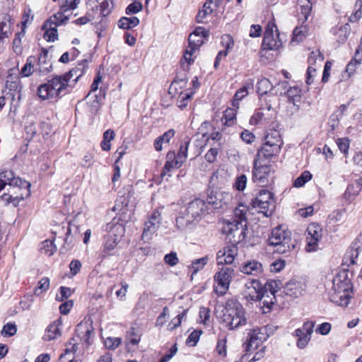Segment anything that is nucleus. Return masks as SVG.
<instances>
[{
    "mask_svg": "<svg viewBox=\"0 0 362 362\" xmlns=\"http://www.w3.org/2000/svg\"><path fill=\"white\" fill-rule=\"evenodd\" d=\"M290 102L294 105L300 101L301 98V89L298 86L291 87L286 93Z\"/></svg>",
    "mask_w": 362,
    "mask_h": 362,
    "instance_id": "72a5a7b5",
    "label": "nucleus"
},
{
    "mask_svg": "<svg viewBox=\"0 0 362 362\" xmlns=\"http://www.w3.org/2000/svg\"><path fill=\"white\" fill-rule=\"evenodd\" d=\"M284 292L287 296L298 298L303 294V289L300 282L290 281L286 284Z\"/></svg>",
    "mask_w": 362,
    "mask_h": 362,
    "instance_id": "a878e982",
    "label": "nucleus"
},
{
    "mask_svg": "<svg viewBox=\"0 0 362 362\" xmlns=\"http://www.w3.org/2000/svg\"><path fill=\"white\" fill-rule=\"evenodd\" d=\"M235 111L234 109L228 108L224 112L223 117L225 118V124L227 126H231L234 124L235 118Z\"/></svg>",
    "mask_w": 362,
    "mask_h": 362,
    "instance_id": "13d9d810",
    "label": "nucleus"
},
{
    "mask_svg": "<svg viewBox=\"0 0 362 362\" xmlns=\"http://www.w3.org/2000/svg\"><path fill=\"white\" fill-rule=\"evenodd\" d=\"M337 144L340 151L346 156L349 148V140L347 138L338 139Z\"/></svg>",
    "mask_w": 362,
    "mask_h": 362,
    "instance_id": "0e129e2a",
    "label": "nucleus"
},
{
    "mask_svg": "<svg viewBox=\"0 0 362 362\" xmlns=\"http://www.w3.org/2000/svg\"><path fill=\"white\" fill-rule=\"evenodd\" d=\"M142 8V4L140 2L134 1L126 8L125 13L127 15L134 14L140 12Z\"/></svg>",
    "mask_w": 362,
    "mask_h": 362,
    "instance_id": "052dcab7",
    "label": "nucleus"
},
{
    "mask_svg": "<svg viewBox=\"0 0 362 362\" xmlns=\"http://www.w3.org/2000/svg\"><path fill=\"white\" fill-rule=\"evenodd\" d=\"M11 19L9 17L4 18L0 23V39H6L11 35Z\"/></svg>",
    "mask_w": 362,
    "mask_h": 362,
    "instance_id": "58836bf2",
    "label": "nucleus"
},
{
    "mask_svg": "<svg viewBox=\"0 0 362 362\" xmlns=\"http://www.w3.org/2000/svg\"><path fill=\"white\" fill-rule=\"evenodd\" d=\"M226 341H227L226 337H223V339H219L217 342L216 350L217 353L218 354V355H220V356H226V353H227Z\"/></svg>",
    "mask_w": 362,
    "mask_h": 362,
    "instance_id": "69168bd1",
    "label": "nucleus"
},
{
    "mask_svg": "<svg viewBox=\"0 0 362 362\" xmlns=\"http://www.w3.org/2000/svg\"><path fill=\"white\" fill-rule=\"evenodd\" d=\"M52 64L49 59L48 51L42 48L35 63L36 73L40 76H44L49 73L52 71Z\"/></svg>",
    "mask_w": 362,
    "mask_h": 362,
    "instance_id": "6ab92c4d",
    "label": "nucleus"
},
{
    "mask_svg": "<svg viewBox=\"0 0 362 362\" xmlns=\"http://www.w3.org/2000/svg\"><path fill=\"white\" fill-rule=\"evenodd\" d=\"M204 38L196 36V35H189V45L196 50L204 44Z\"/></svg>",
    "mask_w": 362,
    "mask_h": 362,
    "instance_id": "4d7b16f0",
    "label": "nucleus"
},
{
    "mask_svg": "<svg viewBox=\"0 0 362 362\" xmlns=\"http://www.w3.org/2000/svg\"><path fill=\"white\" fill-rule=\"evenodd\" d=\"M189 146V139L185 140L182 142V144H180V146L179 151H178L177 154L176 155L177 156V160L179 161V162H177V163L182 165L185 162V160L187 158V151H188Z\"/></svg>",
    "mask_w": 362,
    "mask_h": 362,
    "instance_id": "e433bc0d",
    "label": "nucleus"
},
{
    "mask_svg": "<svg viewBox=\"0 0 362 362\" xmlns=\"http://www.w3.org/2000/svg\"><path fill=\"white\" fill-rule=\"evenodd\" d=\"M250 335V341L247 345L248 350L257 349L269 337L267 327H262L253 329Z\"/></svg>",
    "mask_w": 362,
    "mask_h": 362,
    "instance_id": "2eb2a0df",
    "label": "nucleus"
},
{
    "mask_svg": "<svg viewBox=\"0 0 362 362\" xmlns=\"http://www.w3.org/2000/svg\"><path fill=\"white\" fill-rule=\"evenodd\" d=\"M351 28L349 23H345L339 28L334 29L333 33L339 43H344L349 35Z\"/></svg>",
    "mask_w": 362,
    "mask_h": 362,
    "instance_id": "c756f323",
    "label": "nucleus"
},
{
    "mask_svg": "<svg viewBox=\"0 0 362 362\" xmlns=\"http://www.w3.org/2000/svg\"><path fill=\"white\" fill-rule=\"evenodd\" d=\"M37 62V58L34 56H30L28 57L26 60V63L23 66L21 74L23 77H28L31 76L33 73H36L35 70V63Z\"/></svg>",
    "mask_w": 362,
    "mask_h": 362,
    "instance_id": "c85d7f7f",
    "label": "nucleus"
},
{
    "mask_svg": "<svg viewBox=\"0 0 362 362\" xmlns=\"http://www.w3.org/2000/svg\"><path fill=\"white\" fill-rule=\"evenodd\" d=\"M61 333L58 325L54 322L49 325L47 328L45 339L51 341L55 339Z\"/></svg>",
    "mask_w": 362,
    "mask_h": 362,
    "instance_id": "4c0bfd02",
    "label": "nucleus"
},
{
    "mask_svg": "<svg viewBox=\"0 0 362 362\" xmlns=\"http://www.w3.org/2000/svg\"><path fill=\"white\" fill-rule=\"evenodd\" d=\"M315 327V322L306 321L303 323L302 330L306 334L305 338L300 339L298 343H296L297 346L299 349H304L308 345V342L311 339L312 334L313 332V328Z\"/></svg>",
    "mask_w": 362,
    "mask_h": 362,
    "instance_id": "393cba45",
    "label": "nucleus"
},
{
    "mask_svg": "<svg viewBox=\"0 0 362 362\" xmlns=\"http://www.w3.org/2000/svg\"><path fill=\"white\" fill-rule=\"evenodd\" d=\"M40 250L47 256L52 255L57 250L52 240H46L41 243Z\"/></svg>",
    "mask_w": 362,
    "mask_h": 362,
    "instance_id": "49530a36",
    "label": "nucleus"
},
{
    "mask_svg": "<svg viewBox=\"0 0 362 362\" xmlns=\"http://www.w3.org/2000/svg\"><path fill=\"white\" fill-rule=\"evenodd\" d=\"M115 0H103L100 4V16L101 17L107 16L112 11L114 7Z\"/></svg>",
    "mask_w": 362,
    "mask_h": 362,
    "instance_id": "37998d69",
    "label": "nucleus"
},
{
    "mask_svg": "<svg viewBox=\"0 0 362 362\" xmlns=\"http://www.w3.org/2000/svg\"><path fill=\"white\" fill-rule=\"evenodd\" d=\"M249 284L245 285L248 289L247 295L252 300H262L265 296L269 297V293L275 298V293L278 291V283L275 280H268L264 286L257 279H253Z\"/></svg>",
    "mask_w": 362,
    "mask_h": 362,
    "instance_id": "0eeeda50",
    "label": "nucleus"
},
{
    "mask_svg": "<svg viewBox=\"0 0 362 362\" xmlns=\"http://www.w3.org/2000/svg\"><path fill=\"white\" fill-rule=\"evenodd\" d=\"M49 288V279L48 277L42 278L37 284V286L34 290L35 296H40L43 291H46Z\"/></svg>",
    "mask_w": 362,
    "mask_h": 362,
    "instance_id": "864d4df0",
    "label": "nucleus"
},
{
    "mask_svg": "<svg viewBox=\"0 0 362 362\" xmlns=\"http://www.w3.org/2000/svg\"><path fill=\"white\" fill-rule=\"evenodd\" d=\"M352 285L345 270L339 272L333 279V286L329 293L332 302L339 305L347 306L351 298Z\"/></svg>",
    "mask_w": 362,
    "mask_h": 362,
    "instance_id": "f03ea898",
    "label": "nucleus"
},
{
    "mask_svg": "<svg viewBox=\"0 0 362 362\" xmlns=\"http://www.w3.org/2000/svg\"><path fill=\"white\" fill-rule=\"evenodd\" d=\"M239 270L245 274L258 276L263 272V266L255 259H249L240 265Z\"/></svg>",
    "mask_w": 362,
    "mask_h": 362,
    "instance_id": "aec40b11",
    "label": "nucleus"
},
{
    "mask_svg": "<svg viewBox=\"0 0 362 362\" xmlns=\"http://www.w3.org/2000/svg\"><path fill=\"white\" fill-rule=\"evenodd\" d=\"M273 88V85L267 78H263L258 81L257 83V92L261 96L266 95Z\"/></svg>",
    "mask_w": 362,
    "mask_h": 362,
    "instance_id": "473e14b6",
    "label": "nucleus"
},
{
    "mask_svg": "<svg viewBox=\"0 0 362 362\" xmlns=\"http://www.w3.org/2000/svg\"><path fill=\"white\" fill-rule=\"evenodd\" d=\"M209 261V257L206 255L199 259H194L192 262L189 268L192 269V275L197 274L202 270Z\"/></svg>",
    "mask_w": 362,
    "mask_h": 362,
    "instance_id": "c03bdc74",
    "label": "nucleus"
},
{
    "mask_svg": "<svg viewBox=\"0 0 362 362\" xmlns=\"http://www.w3.org/2000/svg\"><path fill=\"white\" fill-rule=\"evenodd\" d=\"M247 181L246 175H241L236 177L233 187L238 191H243L246 187Z\"/></svg>",
    "mask_w": 362,
    "mask_h": 362,
    "instance_id": "680f3d73",
    "label": "nucleus"
},
{
    "mask_svg": "<svg viewBox=\"0 0 362 362\" xmlns=\"http://www.w3.org/2000/svg\"><path fill=\"white\" fill-rule=\"evenodd\" d=\"M284 141L279 130V124L273 122L264 137L262 146L258 149L257 156L270 158L280 152Z\"/></svg>",
    "mask_w": 362,
    "mask_h": 362,
    "instance_id": "39448f33",
    "label": "nucleus"
},
{
    "mask_svg": "<svg viewBox=\"0 0 362 362\" xmlns=\"http://www.w3.org/2000/svg\"><path fill=\"white\" fill-rule=\"evenodd\" d=\"M281 45V41L274 37L272 31H269L267 29L262 43V48L268 50H276L278 49Z\"/></svg>",
    "mask_w": 362,
    "mask_h": 362,
    "instance_id": "b1692460",
    "label": "nucleus"
},
{
    "mask_svg": "<svg viewBox=\"0 0 362 362\" xmlns=\"http://www.w3.org/2000/svg\"><path fill=\"white\" fill-rule=\"evenodd\" d=\"M232 200V195L220 189H213L207 196V202L214 209H221L228 204Z\"/></svg>",
    "mask_w": 362,
    "mask_h": 362,
    "instance_id": "ddd939ff",
    "label": "nucleus"
},
{
    "mask_svg": "<svg viewBox=\"0 0 362 362\" xmlns=\"http://www.w3.org/2000/svg\"><path fill=\"white\" fill-rule=\"evenodd\" d=\"M202 333V330H194V332H192L187 339V344L189 346L196 345V344L199 339Z\"/></svg>",
    "mask_w": 362,
    "mask_h": 362,
    "instance_id": "774afa93",
    "label": "nucleus"
},
{
    "mask_svg": "<svg viewBox=\"0 0 362 362\" xmlns=\"http://www.w3.org/2000/svg\"><path fill=\"white\" fill-rule=\"evenodd\" d=\"M164 261L170 267L175 266L179 262L177 253L175 252H171L170 253L165 255L164 257Z\"/></svg>",
    "mask_w": 362,
    "mask_h": 362,
    "instance_id": "338daca9",
    "label": "nucleus"
},
{
    "mask_svg": "<svg viewBox=\"0 0 362 362\" xmlns=\"http://www.w3.org/2000/svg\"><path fill=\"white\" fill-rule=\"evenodd\" d=\"M57 25L52 24L50 22L46 21L43 25L42 30H45L44 38L49 42H54L57 40L58 33L57 30Z\"/></svg>",
    "mask_w": 362,
    "mask_h": 362,
    "instance_id": "cd10ccee",
    "label": "nucleus"
},
{
    "mask_svg": "<svg viewBox=\"0 0 362 362\" xmlns=\"http://www.w3.org/2000/svg\"><path fill=\"white\" fill-rule=\"evenodd\" d=\"M86 63L87 62L86 60L83 61L76 67L73 68L68 73L62 75L63 78L67 81L68 85L71 89L72 88V86L78 81L79 78L81 77L84 74V69Z\"/></svg>",
    "mask_w": 362,
    "mask_h": 362,
    "instance_id": "412c9836",
    "label": "nucleus"
},
{
    "mask_svg": "<svg viewBox=\"0 0 362 362\" xmlns=\"http://www.w3.org/2000/svg\"><path fill=\"white\" fill-rule=\"evenodd\" d=\"M247 211V206L243 204H240L234 210V218L241 222L247 224L246 213Z\"/></svg>",
    "mask_w": 362,
    "mask_h": 362,
    "instance_id": "79ce46f5",
    "label": "nucleus"
},
{
    "mask_svg": "<svg viewBox=\"0 0 362 362\" xmlns=\"http://www.w3.org/2000/svg\"><path fill=\"white\" fill-rule=\"evenodd\" d=\"M81 0H59V8L62 11H69L76 8Z\"/></svg>",
    "mask_w": 362,
    "mask_h": 362,
    "instance_id": "3c124183",
    "label": "nucleus"
},
{
    "mask_svg": "<svg viewBox=\"0 0 362 362\" xmlns=\"http://www.w3.org/2000/svg\"><path fill=\"white\" fill-rule=\"evenodd\" d=\"M362 250V233H360L351 243L343 258V264H355L360 252Z\"/></svg>",
    "mask_w": 362,
    "mask_h": 362,
    "instance_id": "4468645a",
    "label": "nucleus"
},
{
    "mask_svg": "<svg viewBox=\"0 0 362 362\" xmlns=\"http://www.w3.org/2000/svg\"><path fill=\"white\" fill-rule=\"evenodd\" d=\"M187 313V310H184L181 313L174 317L168 325L169 329L170 330H174L177 328L181 325L182 319L186 317Z\"/></svg>",
    "mask_w": 362,
    "mask_h": 362,
    "instance_id": "5fc2aeb1",
    "label": "nucleus"
},
{
    "mask_svg": "<svg viewBox=\"0 0 362 362\" xmlns=\"http://www.w3.org/2000/svg\"><path fill=\"white\" fill-rule=\"evenodd\" d=\"M159 226L156 223H151L149 221L145 222L144 228L142 234V239L148 240L151 236L157 231Z\"/></svg>",
    "mask_w": 362,
    "mask_h": 362,
    "instance_id": "f704fd0d",
    "label": "nucleus"
},
{
    "mask_svg": "<svg viewBox=\"0 0 362 362\" xmlns=\"http://www.w3.org/2000/svg\"><path fill=\"white\" fill-rule=\"evenodd\" d=\"M139 23V19L136 16L122 17L118 21V26L122 29H131L136 27Z\"/></svg>",
    "mask_w": 362,
    "mask_h": 362,
    "instance_id": "7c9ffc66",
    "label": "nucleus"
},
{
    "mask_svg": "<svg viewBox=\"0 0 362 362\" xmlns=\"http://www.w3.org/2000/svg\"><path fill=\"white\" fill-rule=\"evenodd\" d=\"M208 204L201 199L191 201L185 209V214L190 216L195 222L199 221L208 214Z\"/></svg>",
    "mask_w": 362,
    "mask_h": 362,
    "instance_id": "9b49d317",
    "label": "nucleus"
},
{
    "mask_svg": "<svg viewBox=\"0 0 362 362\" xmlns=\"http://www.w3.org/2000/svg\"><path fill=\"white\" fill-rule=\"evenodd\" d=\"M298 4L300 6V13L308 20L312 10V4L310 0H299Z\"/></svg>",
    "mask_w": 362,
    "mask_h": 362,
    "instance_id": "603ef678",
    "label": "nucleus"
},
{
    "mask_svg": "<svg viewBox=\"0 0 362 362\" xmlns=\"http://www.w3.org/2000/svg\"><path fill=\"white\" fill-rule=\"evenodd\" d=\"M78 346L75 342L74 339H71L66 344L64 353L60 356L61 362H71L74 358V354L76 351Z\"/></svg>",
    "mask_w": 362,
    "mask_h": 362,
    "instance_id": "bb28decb",
    "label": "nucleus"
},
{
    "mask_svg": "<svg viewBox=\"0 0 362 362\" xmlns=\"http://www.w3.org/2000/svg\"><path fill=\"white\" fill-rule=\"evenodd\" d=\"M245 309L240 302L230 299L226 302L223 315V322L229 330H234L245 326L247 324Z\"/></svg>",
    "mask_w": 362,
    "mask_h": 362,
    "instance_id": "7ed1b4c3",
    "label": "nucleus"
},
{
    "mask_svg": "<svg viewBox=\"0 0 362 362\" xmlns=\"http://www.w3.org/2000/svg\"><path fill=\"white\" fill-rule=\"evenodd\" d=\"M313 175L309 171H303L300 175L294 180L293 186L296 187H301L306 182L310 181Z\"/></svg>",
    "mask_w": 362,
    "mask_h": 362,
    "instance_id": "09e8293b",
    "label": "nucleus"
},
{
    "mask_svg": "<svg viewBox=\"0 0 362 362\" xmlns=\"http://www.w3.org/2000/svg\"><path fill=\"white\" fill-rule=\"evenodd\" d=\"M211 1H206L201 11H199L196 16V21L199 23L204 22V19L210 14H211L213 9L211 8Z\"/></svg>",
    "mask_w": 362,
    "mask_h": 362,
    "instance_id": "c9c22d12",
    "label": "nucleus"
},
{
    "mask_svg": "<svg viewBox=\"0 0 362 362\" xmlns=\"http://www.w3.org/2000/svg\"><path fill=\"white\" fill-rule=\"evenodd\" d=\"M104 344L107 349H115L121 344V339L119 337H107Z\"/></svg>",
    "mask_w": 362,
    "mask_h": 362,
    "instance_id": "bf43d9fd",
    "label": "nucleus"
},
{
    "mask_svg": "<svg viewBox=\"0 0 362 362\" xmlns=\"http://www.w3.org/2000/svg\"><path fill=\"white\" fill-rule=\"evenodd\" d=\"M119 242V240L116 235H107L105 238V241L99 255L100 258H101V259H104L109 256L115 255L117 252V246Z\"/></svg>",
    "mask_w": 362,
    "mask_h": 362,
    "instance_id": "f3484780",
    "label": "nucleus"
},
{
    "mask_svg": "<svg viewBox=\"0 0 362 362\" xmlns=\"http://www.w3.org/2000/svg\"><path fill=\"white\" fill-rule=\"evenodd\" d=\"M17 332V327L14 324L7 323L4 325L1 334L5 337H11Z\"/></svg>",
    "mask_w": 362,
    "mask_h": 362,
    "instance_id": "e2e57ef3",
    "label": "nucleus"
},
{
    "mask_svg": "<svg viewBox=\"0 0 362 362\" xmlns=\"http://www.w3.org/2000/svg\"><path fill=\"white\" fill-rule=\"evenodd\" d=\"M66 11H62L59 9V11L52 16L48 20V22H50L52 24H56L57 27L59 25H62L66 21H68V17L64 15V13Z\"/></svg>",
    "mask_w": 362,
    "mask_h": 362,
    "instance_id": "a18cd8bd",
    "label": "nucleus"
},
{
    "mask_svg": "<svg viewBox=\"0 0 362 362\" xmlns=\"http://www.w3.org/2000/svg\"><path fill=\"white\" fill-rule=\"evenodd\" d=\"M177 162H179L178 160L177 161H175V162H170V161H166L165 163V165L162 170V172L160 173V177L162 179H164L167 175L168 177H170L171 175L170 174H168L174 168H176V169H178L180 168L182 165V164H178L177 163Z\"/></svg>",
    "mask_w": 362,
    "mask_h": 362,
    "instance_id": "de8ad7c7",
    "label": "nucleus"
},
{
    "mask_svg": "<svg viewBox=\"0 0 362 362\" xmlns=\"http://www.w3.org/2000/svg\"><path fill=\"white\" fill-rule=\"evenodd\" d=\"M236 244L232 243L231 245L223 247L217 252L216 260L218 264H230L234 262L238 251Z\"/></svg>",
    "mask_w": 362,
    "mask_h": 362,
    "instance_id": "dca6fc26",
    "label": "nucleus"
},
{
    "mask_svg": "<svg viewBox=\"0 0 362 362\" xmlns=\"http://www.w3.org/2000/svg\"><path fill=\"white\" fill-rule=\"evenodd\" d=\"M6 185H8L13 189L17 188L19 190H25V193H21L20 194H17L16 192H13L10 190L8 193L3 194L1 198L6 204L11 203L13 206L16 207L24 199L25 196L28 197L30 194V183L21 179L19 177H16L11 170H6L0 173V192Z\"/></svg>",
    "mask_w": 362,
    "mask_h": 362,
    "instance_id": "f257e3e1",
    "label": "nucleus"
},
{
    "mask_svg": "<svg viewBox=\"0 0 362 362\" xmlns=\"http://www.w3.org/2000/svg\"><path fill=\"white\" fill-rule=\"evenodd\" d=\"M266 110L267 112H270L272 110V105L267 104L265 107L262 106L261 109L259 110L254 115L250 118V123L252 125L257 124H265L269 121V114H265L263 110Z\"/></svg>",
    "mask_w": 362,
    "mask_h": 362,
    "instance_id": "5701e85b",
    "label": "nucleus"
},
{
    "mask_svg": "<svg viewBox=\"0 0 362 362\" xmlns=\"http://www.w3.org/2000/svg\"><path fill=\"white\" fill-rule=\"evenodd\" d=\"M34 18V16L32 13L30 8L25 9L23 15L22 16V30H25L28 24H30Z\"/></svg>",
    "mask_w": 362,
    "mask_h": 362,
    "instance_id": "6e6d98bb",
    "label": "nucleus"
},
{
    "mask_svg": "<svg viewBox=\"0 0 362 362\" xmlns=\"http://www.w3.org/2000/svg\"><path fill=\"white\" fill-rule=\"evenodd\" d=\"M234 276V269L230 267H222L214 275V291L218 296H223L229 288Z\"/></svg>",
    "mask_w": 362,
    "mask_h": 362,
    "instance_id": "1a4fd4ad",
    "label": "nucleus"
},
{
    "mask_svg": "<svg viewBox=\"0 0 362 362\" xmlns=\"http://www.w3.org/2000/svg\"><path fill=\"white\" fill-rule=\"evenodd\" d=\"M355 183H356V190L354 192H351V189L354 188V185H349L347 187L346 190L344 193V196L346 198L351 199V197H355L361 191V189H362V177L357 179L356 180Z\"/></svg>",
    "mask_w": 362,
    "mask_h": 362,
    "instance_id": "ea45409f",
    "label": "nucleus"
},
{
    "mask_svg": "<svg viewBox=\"0 0 362 362\" xmlns=\"http://www.w3.org/2000/svg\"><path fill=\"white\" fill-rule=\"evenodd\" d=\"M268 245L276 247V252L286 254L295 247V241H292L291 233L279 226L272 229L268 238Z\"/></svg>",
    "mask_w": 362,
    "mask_h": 362,
    "instance_id": "423d86ee",
    "label": "nucleus"
},
{
    "mask_svg": "<svg viewBox=\"0 0 362 362\" xmlns=\"http://www.w3.org/2000/svg\"><path fill=\"white\" fill-rule=\"evenodd\" d=\"M271 173V167L268 165H258L257 160H255L252 170V180L260 185H265L268 182L267 177Z\"/></svg>",
    "mask_w": 362,
    "mask_h": 362,
    "instance_id": "a211bd4d",
    "label": "nucleus"
},
{
    "mask_svg": "<svg viewBox=\"0 0 362 362\" xmlns=\"http://www.w3.org/2000/svg\"><path fill=\"white\" fill-rule=\"evenodd\" d=\"M25 36V30H22L21 32L15 35L13 40V50L17 54H21L23 52L22 47V38Z\"/></svg>",
    "mask_w": 362,
    "mask_h": 362,
    "instance_id": "a19ab883",
    "label": "nucleus"
},
{
    "mask_svg": "<svg viewBox=\"0 0 362 362\" xmlns=\"http://www.w3.org/2000/svg\"><path fill=\"white\" fill-rule=\"evenodd\" d=\"M322 238V228L320 226L313 223L308 225L306 230L305 250L308 252L317 250L318 243Z\"/></svg>",
    "mask_w": 362,
    "mask_h": 362,
    "instance_id": "f8f14e48",
    "label": "nucleus"
},
{
    "mask_svg": "<svg viewBox=\"0 0 362 362\" xmlns=\"http://www.w3.org/2000/svg\"><path fill=\"white\" fill-rule=\"evenodd\" d=\"M93 327L88 320L81 322L76 326V332L77 336L83 340L88 345L90 344V339L93 334Z\"/></svg>",
    "mask_w": 362,
    "mask_h": 362,
    "instance_id": "4be33fe9",
    "label": "nucleus"
},
{
    "mask_svg": "<svg viewBox=\"0 0 362 362\" xmlns=\"http://www.w3.org/2000/svg\"><path fill=\"white\" fill-rule=\"evenodd\" d=\"M362 0H357L355 3L354 9L355 11L351 13L349 18V21L351 23L357 22L362 16Z\"/></svg>",
    "mask_w": 362,
    "mask_h": 362,
    "instance_id": "8fccbe9b",
    "label": "nucleus"
},
{
    "mask_svg": "<svg viewBox=\"0 0 362 362\" xmlns=\"http://www.w3.org/2000/svg\"><path fill=\"white\" fill-rule=\"evenodd\" d=\"M71 90L67 81L62 75H56L38 87L37 95L42 100H57L69 93Z\"/></svg>",
    "mask_w": 362,
    "mask_h": 362,
    "instance_id": "20e7f679",
    "label": "nucleus"
},
{
    "mask_svg": "<svg viewBox=\"0 0 362 362\" xmlns=\"http://www.w3.org/2000/svg\"><path fill=\"white\" fill-rule=\"evenodd\" d=\"M246 227V223L233 218L224 226L223 230L231 243H239L245 238Z\"/></svg>",
    "mask_w": 362,
    "mask_h": 362,
    "instance_id": "9d476101",
    "label": "nucleus"
},
{
    "mask_svg": "<svg viewBox=\"0 0 362 362\" xmlns=\"http://www.w3.org/2000/svg\"><path fill=\"white\" fill-rule=\"evenodd\" d=\"M251 204L253 208L259 209V213L269 217L273 214L276 207L274 194L267 189H262L252 201Z\"/></svg>",
    "mask_w": 362,
    "mask_h": 362,
    "instance_id": "6e6552de",
    "label": "nucleus"
},
{
    "mask_svg": "<svg viewBox=\"0 0 362 362\" xmlns=\"http://www.w3.org/2000/svg\"><path fill=\"white\" fill-rule=\"evenodd\" d=\"M194 222H195L194 220H192L189 216L185 214V211H182L175 220L176 226L180 230L187 228Z\"/></svg>",
    "mask_w": 362,
    "mask_h": 362,
    "instance_id": "2f4dec72",
    "label": "nucleus"
}]
</instances>
